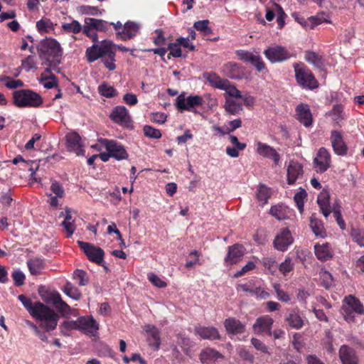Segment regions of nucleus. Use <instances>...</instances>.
Returning a JSON list of instances; mask_svg holds the SVG:
<instances>
[{"label":"nucleus","mask_w":364,"mask_h":364,"mask_svg":"<svg viewBox=\"0 0 364 364\" xmlns=\"http://www.w3.org/2000/svg\"><path fill=\"white\" fill-rule=\"evenodd\" d=\"M274 289L277 294V298L279 301L283 302H288L289 301H290L289 295L287 292L280 289L279 284H274Z\"/></svg>","instance_id":"60"},{"label":"nucleus","mask_w":364,"mask_h":364,"mask_svg":"<svg viewBox=\"0 0 364 364\" xmlns=\"http://www.w3.org/2000/svg\"><path fill=\"white\" fill-rule=\"evenodd\" d=\"M62 328L61 332L63 334L66 335L67 333L65 331H70V330H78L77 327V319L75 321H63L60 326Z\"/></svg>","instance_id":"59"},{"label":"nucleus","mask_w":364,"mask_h":364,"mask_svg":"<svg viewBox=\"0 0 364 364\" xmlns=\"http://www.w3.org/2000/svg\"><path fill=\"white\" fill-rule=\"evenodd\" d=\"M329 199L330 195L328 191L326 190H323L318 196L317 198V203L319 205L321 213L325 216V218H327L332 211L330 207Z\"/></svg>","instance_id":"29"},{"label":"nucleus","mask_w":364,"mask_h":364,"mask_svg":"<svg viewBox=\"0 0 364 364\" xmlns=\"http://www.w3.org/2000/svg\"><path fill=\"white\" fill-rule=\"evenodd\" d=\"M285 321L289 327L296 330L302 328L305 324V320L299 314L297 309H291L287 313Z\"/></svg>","instance_id":"21"},{"label":"nucleus","mask_w":364,"mask_h":364,"mask_svg":"<svg viewBox=\"0 0 364 364\" xmlns=\"http://www.w3.org/2000/svg\"><path fill=\"white\" fill-rule=\"evenodd\" d=\"M264 54L272 63L282 62L290 58L289 53L281 46L268 48L264 51Z\"/></svg>","instance_id":"11"},{"label":"nucleus","mask_w":364,"mask_h":364,"mask_svg":"<svg viewBox=\"0 0 364 364\" xmlns=\"http://www.w3.org/2000/svg\"><path fill=\"white\" fill-rule=\"evenodd\" d=\"M26 324L33 330L34 333L39 337V338L41 341H48L47 336L43 332L40 331L38 327L36 324H34L33 322H31V321L26 320Z\"/></svg>","instance_id":"63"},{"label":"nucleus","mask_w":364,"mask_h":364,"mask_svg":"<svg viewBox=\"0 0 364 364\" xmlns=\"http://www.w3.org/2000/svg\"><path fill=\"white\" fill-rule=\"evenodd\" d=\"M244 255L243 247L236 244L229 247L228 253L225 261L226 263L232 264L237 262Z\"/></svg>","instance_id":"27"},{"label":"nucleus","mask_w":364,"mask_h":364,"mask_svg":"<svg viewBox=\"0 0 364 364\" xmlns=\"http://www.w3.org/2000/svg\"><path fill=\"white\" fill-rule=\"evenodd\" d=\"M328 115L330 116L332 120L336 124H339V122L343 119L342 106L339 105H334L333 109L328 113Z\"/></svg>","instance_id":"46"},{"label":"nucleus","mask_w":364,"mask_h":364,"mask_svg":"<svg viewBox=\"0 0 364 364\" xmlns=\"http://www.w3.org/2000/svg\"><path fill=\"white\" fill-rule=\"evenodd\" d=\"M109 46H114V43L110 41H102L100 45L94 44L88 47L85 51V55L89 63H93L99 58H102L105 53H107Z\"/></svg>","instance_id":"7"},{"label":"nucleus","mask_w":364,"mask_h":364,"mask_svg":"<svg viewBox=\"0 0 364 364\" xmlns=\"http://www.w3.org/2000/svg\"><path fill=\"white\" fill-rule=\"evenodd\" d=\"M319 277L323 286L326 289H329L333 286V279L331 274L326 269H321Z\"/></svg>","instance_id":"43"},{"label":"nucleus","mask_w":364,"mask_h":364,"mask_svg":"<svg viewBox=\"0 0 364 364\" xmlns=\"http://www.w3.org/2000/svg\"><path fill=\"white\" fill-rule=\"evenodd\" d=\"M225 74L232 79L240 78V67L234 63H228L223 67Z\"/></svg>","instance_id":"39"},{"label":"nucleus","mask_w":364,"mask_h":364,"mask_svg":"<svg viewBox=\"0 0 364 364\" xmlns=\"http://www.w3.org/2000/svg\"><path fill=\"white\" fill-rule=\"evenodd\" d=\"M167 50H170V53L168 56V59L171 58L170 55H172L174 58H179L182 55L181 49L177 44L176 41L175 43H169Z\"/></svg>","instance_id":"56"},{"label":"nucleus","mask_w":364,"mask_h":364,"mask_svg":"<svg viewBox=\"0 0 364 364\" xmlns=\"http://www.w3.org/2000/svg\"><path fill=\"white\" fill-rule=\"evenodd\" d=\"M78 330L87 334L94 335L98 330L99 326L92 317L82 316L77 318Z\"/></svg>","instance_id":"19"},{"label":"nucleus","mask_w":364,"mask_h":364,"mask_svg":"<svg viewBox=\"0 0 364 364\" xmlns=\"http://www.w3.org/2000/svg\"><path fill=\"white\" fill-rule=\"evenodd\" d=\"M109 117L114 122L121 126L126 127H132L131 117L127 109L124 106L116 107L112 110Z\"/></svg>","instance_id":"12"},{"label":"nucleus","mask_w":364,"mask_h":364,"mask_svg":"<svg viewBox=\"0 0 364 364\" xmlns=\"http://www.w3.org/2000/svg\"><path fill=\"white\" fill-rule=\"evenodd\" d=\"M74 279L78 280V284L80 286H85L89 282L87 272L81 269H77L74 272Z\"/></svg>","instance_id":"53"},{"label":"nucleus","mask_w":364,"mask_h":364,"mask_svg":"<svg viewBox=\"0 0 364 364\" xmlns=\"http://www.w3.org/2000/svg\"><path fill=\"white\" fill-rule=\"evenodd\" d=\"M274 323L273 318L269 315L258 317L252 326V330L255 334H267L272 336V328Z\"/></svg>","instance_id":"10"},{"label":"nucleus","mask_w":364,"mask_h":364,"mask_svg":"<svg viewBox=\"0 0 364 364\" xmlns=\"http://www.w3.org/2000/svg\"><path fill=\"white\" fill-rule=\"evenodd\" d=\"M196 333L203 339L219 340L220 336L217 328L214 327L198 326L195 329Z\"/></svg>","instance_id":"30"},{"label":"nucleus","mask_w":364,"mask_h":364,"mask_svg":"<svg viewBox=\"0 0 364 364\" xmlns=\"http://www.w3.org/2000/svg\"><path fill=\"white\" fill-rule=\"evenodd\" d=\"M314 164L316 172H325L330 167L331 155L329 152L325 148H321L314 159Z\"/></svg>","instance_id":"14"},{"label":"nucleus","mask_w":364,"mask_h":364,"mask_svg":"<svg viewBox=\"0 0 364 364\" xmlns=\"http://www.w3.org/2000/svg\"><path fill=\"white\" fill-rule=\"evenodd\" d=\"M27 265L29 272L33 275L38 274L44 269L45 262L40 258H33L28 260Z\"/></svg>","instance_id":"35"},{"label":"nucleus","mask_w":364,"mask_h":364,"mask_svg":"<svg viewBox=\"0 0 364 364\" xmlns=\"http://www.w3.org/2000/svg\"><path fill=\"white\" fill-rule=\"evenodd\" d=\"M314 253L316 258L321 262L327 261L333 256V250L328 242L316 244L314 245Z\"/></svg>","instance_id":"23"},{"label":"nucleus","mask_w":364,"mask_h":364,"mask_svg":"<svg viewBox=\"0 0 364 364\" xmlns=\"http://www.w3.org/2000/svg\"><path fill=\"white\" fill-rule=\"evenodd\" d=\"M18 298L31 316L40 321L41 328L48 332L55 329L59 316L54 310L39 301L33 304L32 301L23 294L19 295Z\"/></svg>","instance_id":"1"},{"label":"nucleus","mask_w":364,"mask_h":364,"mask_svg":"<svg viewBox=\"0 0 364 364\" xmlns=\"http://www.w3.org/2000/svg\"><path fill=\"white\" fill-rule=\"evenodd\" d=\"M62 28L65 31L78 33L82 30V27L77 20H73L70 23H63Z\"/></svg>","instance_id":"48"},{"label":"nucleus","mask_w":364,"mask_h":364,"mask_svg":"<svg viewBox=\"0 0 364 364\" xmlns=\"http://www.w3.org/2000/svg\"><path fill=\"white\" fill-rule=\"evenodd\" d=\"M305 60L317 68L321 69L323 66V60L321 55L313 51H306Z\"/></svg>","instance_id":"38"},{"label":"nucleus","mask_w":364,"mask_h":364,"mask_svg":"<svg viewBox=\"0 0 364 364\" xmlns=\"http://www.w3.org/2000/svg\"><path fill=\"white\" fill-rule=\"evenodd\" d=\"M85 24L91 29H96L100 31H106L108 29L107 23L102 19L85 18Z\"/></svg>","instance_id":"36"},{"label":"nucleus","mask_w":364,"mask_h":364,"mask_svg":"<svg viewBox=\"0 0 364 364\" xmlns=\"http://www.w3.org/2000/svg\"><path fill=\"white\" fill-rule=\"evenodd\" d=\"M307 194L304 189H301L298 191L294 197V202L296 204L299 212L301 213L304 210V200L306 198Z\"/></svg>","instance_id":"49"},{"label":"nucleus","mask_w":364,"mask_h":364,"mask_svg":"<svg viewBox=\"0 0 364 364\" xmlns=\"http://www.w3.org/2000/svg\"><path fill=\"white\" fill-rule=\"evenodd\" d=\"M143 130L144 135L147 137L156 139L161 137V132L151 126L145 125Z\"/></svg>","instance_id":"52"},{"label":"nucleus","mask_w":364,"mask_h":364,"mask_svg":"<svg viewBox=\"0 0 364 364\" xmlns=\"http://www.w3.org/2000/svg\"><path fill=\"white\" fill-rule=\"evenodd\" d=\"M43 77V82L44 87L47 89H51L57 86V80L53 74H50L49 75H45Z\"/></svg>","instance_id":"58"},{"label":"nucleus","mask_w":364,"mask_h":364,"mask_svg":"<svg viewBox=\"0 0 364 364\" xmlns=\"http://www.w3.org/2000/svg\"><path fill=\"white\" fill-rule=\"evenodd\" d=\"M5 86L9 89H16L21 87L23 85V82L21 80H14L10 77H6L5 79Z\"/></svg>","instance_id":"62"},{"label":"nucleus","mask_w":364,"mask_h":364,"mask_svg":"<svg viewBox=\"0 0 364 364\" xmlns=\"http://www.w3.org/2000/svg\"><path fill=\"white\" fill-rule=\"evenodd\" d=\"M299 121L308 127L312 124L313 119L308 105L299 104L296 109Z\"/></svg>","instance_id":"25"},{"label":"nucleus","mask_w":364,"mask_h":364,"mask_svg":"<svg viewBox=\"0 0 364 364\" xmlns=\"http://www.w3.org/2000/svg\"><path fill=\"white\" fill-rule=\"evenodd\" d=\"M331 142L334 152L341 156L347 153V146L346 145L341 134L336 130L331 132Z\"/></svg>","instance_id":"22"},{"label":"nucleus","mask_w":364,"mask_h":364,"mask_svg":"<svg viewBox=\"0 0 364 364\" xmlns=\"http://www.w3.org/2000/svg\"><path fill=\"white\" fill-rule=\"evenodd\" d=\"M342 314L347 322H355L356 316L364 314V306L357 298L350 295L343 300Z\"/></svg>","instance_id":"3"},{"label":"nucleus","mask_w":364,"mask_h":364,"mask_svg":"<svg viewBox=\"0 0 364 364\" xmlns=\"http://www.w3.org/2000/svg\"><path fill=\"white\" fill-rule=\"evenodd\" d=\"M223 355L218 351L210 348H204L200 353V360L202 363H213L219 358H223Z\"/></svg>","instance_id":"32"},{"label":"nucleus","mask_w":364,"mask_h":364,"mask_svg":"<svg viewBox=\"0 0 364 364\" xmlns=\"http://www.w3.org/2000/svg\"><path fill=\"white\" fill-rule=\"evenodd\" d=\"M294 240L289 229L284 228L281 230L274 240V247L279 251H285L292 244Z\"/></svg>","instance_id":"16"},{"label":"nucleus","mask_w":364,"mask_h":364,"mask_svg":"<svg viewBox=\"0 0 364 364\" xmlns=\"http://www.w3.org/2000/svg\"><path fill=\"white\" fill-rule=\"evenodd\" d=\"M176 107L181 112L187 110L194 113H197L196 107L201 106L204 103L203 99L198 95H191L187 97L181 94L176 99Z\"/></svg>","instance_id":"6"},{"label":"nucleus","mask_w":364,"mask_h":364,"mask_svg":"<svg viewBox=\"0 0 364 364\" xmlns=\"http://www.w3.org/2000/svg\"><path fill=\"white\" fill-rule=\"evenodd\" d=\"M225 91V96L228 97L242 98V96L240 90H238L228 80V83H225L222 87Z\"/></svg>","instance_id":"42"},{"label":"nucleus","mask_w":364,"mask_h":364,"mask_svg":"<svg viewBox=\"0 0 364 364\" xmlns=\"http://www.w3.org/2000/svg\"><path fill=\"white\" fill-rule=\"evenodd\" d=\"M100 143L105 147L106 150L111 154L112 157L122 160L127 158L128 154L122 145L113 140L101 139Z\"/></svg>","instance_id":"9"},{"label":"nucleus","mask_w":364,"mask_h":364,"mask_svg":"<svg viewBox=\"0 0 364 364\" xmlns=\"http://www.w3.org/2000/svg\"><path fill=\"white\" fill-rule=\"evenodd\" d=\"M224 326L229 333L240 334L245 331V326L239 320L230 317L224 321Z\"/></svg>","instance_id":"28"},{"label":"nucleus","mask_w":364,"mask_h":364,"mask_svg":"<svg viewBox=\"0 0 364 364\" xmlns=\"http://www.w3.org/2000/svg\"><path fill=\"white\" fill-rule=\"evenodd\" d=\"M50 189L56 196L62 198L64 196V189L62 185L56 181H52Z\"/></svg>","instance_id":"64"},{"label":"nucleus","mask_w":364,"mask_h":364,"mask_svg":"<svg viewBox=\"0 0 364 364\" xmlns=\"http://www.w3.org/2000/svg\"><path fill=\"white\" fill-rule=\"evenodd\" d=\"M269 213L279 220L285 219L287 215L286 208L282 205L272 206Z\"/></svg>","instance_id":"47"},{"label":"nucleus","mask_w":364,"mask_h":364,"mask_svg":"<svg viewBox=\"0 0 364 364\" xmlns=\"http://www.w3.org/2000/svg\"><path fill=\"white\" fill-rule=\"evenodd\" d=\"M224 108L227 112L230 114H237L242 110V105L240 102H237L235 100L225 97V103Z\"/></svg>","instance_id":"34"},{"label":"nucleus","mask_w":364,"mask_h":364,"mask_svg":"<svg viewBox=\"0 0 364 364\" xmlns=\"http://www.w3.org/2000/svg\"><path fill=\"white\" fill-rule=\"evenodd\" d=\"M256 145V151L259 155L272 159L276 165L279 164L280 161V155L277 153L275 149L260 141L257 142Z\"/></svg>","instance_id":"20"},{"label":"nucleus","mask_w":364,"mask_h":364,"mask_svg":"<svg viewBox=\"0 0 364 364\" xmlns=\"http://www.w3.org/2000/svg\"><path fill=\"white\" fill-rule=\"evenodd\" d=\"M66 146L69 151L74 152L77 156L83 155L84 149L80 136L75 132L66 135Z\"/></svg>","instance_id":"15"},{"label":"nucleus","mask_w":364,"mask_h":364,"mask_svg":"<svg viewBox=\"0 0 364 364\" xmlns=\"http://www.w3.org/2000/svg\"><path fill=\"white\" fill-rule=\"evenodd\" d=\"M39 58L43 60L49 58H60L62 48L59 43L53 38H46L42 40L37 47Z\"/></svg>","instance_id":"4"},{"label":"nucleus","mask_w":364,"mask_h":364,"mask_svg":"<svg viewBox=\"0 0 364 364\" xmlns=\"http://www.w3.org/2000/svg\"><path fill=\"white\" fill-rule=\"evenodd\" d=\"M294 264L292 259L290 257H287L286 259L280 264L279 269L284 275H286L294 269Z\"/></svg>","instance_id":"54"},{"label":"nucleus","mask_w":364,"mask_h":364,"mask_svg":"<svg viewBox=\"0 0 364 364\" xmlns=\"http://www.w3.org/2000/svg\"><path fill=\"white\" fill-rule=\"evenodd\" d=\"M339 358L342 364H358V358L355 351L347 346H342L340 348Z\"/></svg>","instance_id":"24"},{"label":"nucleus","mask_w":364,"mask_h":364,"mask_svg":"<svg viewBox=\"0 0 364 364\" xmlns=\"http://www.w3.org/2000/svg\"><path fill=\"white\" fill-rule=\"evenodd\" d=\"M294 68L296 81L300 86L310 90L318 87L317 80L308 68L303 64L298 63L295 64Z\"/></svg>","instance_id":"5"},{"label":"nucleus","mask_w":364,"mask_h":364,"mask_svg":"<svg viewBox=\"0 0 364 364\" xmlns=\"http://www.w3.org/2000/svg\"><path fill=\"white\" fill-rule=\"evenodd\" d=\"M48 301L53 304L56 311L60 314L63 317H67L72 314V309L62 299L58 292L50 294Z\"/></svg>","instance_id":"17"},{"label":"nucleus","mask_w":364,"mask_h":364,"mask_svg":"<svg viewBox=\"0 0 364 364\" xmlns=\"http://www.w3.org/2000/svg\"><path fill=\"white\" fill-rule=\"evenodd\" d=\"M303 173L302 166L298 162L291 161L287 167V182L291 185Z\"/></svg>","instance_id":"26"},{"label":"nucleus","mask_w":364,"mask_h":364,"mask_svg":"<svg viewBox=\"0 0 364 364\" xmlns=\"http://www.w3.org/2000/svg\"><path fill=\"white\" fill-rule=\"evenodd\" d=\"M350 236L353 241L360 247H364V230L360 228H352Z\"/></svg>","instance_id":"45"},{"label":"nucleus","mask_w":364,"mask_h":364,"mask_svg":"<svg viewBox=\"0 0 364 364\" xmlns=\"http://www.w3.org/2000/svg\"><path fill=\"white\" fill-rule=\"evenodd\" d=\"M12 278L17 287H21L24 284L25 275L21 270H14L12 273Z\"/></svg>","instance_id":"61"},{"label":"nucleus","mask_w":364,"mask_h":364,"mask_svg":"<svg viewBox=\"0 0 364 364\" xmlns=\"http://www.w3.org/2000/svg\"><path fill=\"white\" fill-rule=\"evenodd\" d=\"M256 197L259 205L263 206L267 203L270 197L269 188L264 185H260L257 191Z\"/></svg>","instance_id":"41"},{"label":"nucleus","mask_w":364,"mask_h":364,"mask_svg":"<svg viewBox=\"0 0 364 364\" xmlns=\"http://www.w3.org/2000/svg\"><path fill=\"white\" fill-rule=\"evenodd\" d=\"M14 103L18 107H38L43 103L41 96L31 90H21L13 93Z\"/></svg>","instance_id":"2"},{"label":"nucleus","mask_w":364,"mask_h":364,"mask_svg":"<svg viewBox=\"0 0 364 364\" xmlns=\"http://www.w3.org/2000/svg\"><path fill=\"white\" fill-rule=\"evenodd\" d=\"M77 243L90 261L97 264H102L105 255L102 249L82 241H77Z\"/></svg>","instance_id":"8"},{"label":"nucleus","mask_w":364,"mask_h":364,"mask_svg":"<svg viewBox=\"0 0 364 364\" xmlns=\"http://www.w3.org/2000/svg\"><path fill=\"white\" fill-rule=\"evenodd\" d=\"M98 90L102 95L106 97H112L116 95L115 89L107 83H103L102 85H100Z\"/></svg>","instance_id":"51"},{"label":"nucleus","mask_w":364,"mask_h":364,"mask_svg":"<svg viewBox=\"0 0 364 364\" xmlns=\"http://www.w3.org/2000/svg\"><path fill=\"white\" fill-rule=\"evenodd\" d=\"M178 344L182 348L186 355H191V348L193 346V341L188 338L181 336L178 338Z\"/></svg>","instance_id":"50"},{"label":"nucleus","mask_w":364,"mask_h":364,"mask_svg":"<svg viewBox=\"0 0 364 364\" xmlns=\"http://www.w3.org/2000/svg\"><path fill=\"white\" fill-rule=\"evenodd\" d=\"M236 54L241 60L251 63L259 72L263 70L265 68L261 56L258 54H254L252 52L244 50H237Z\"/></svg>","instance_id":"13"},{"label":"nucleus","mask_w":364,"mask_h":364,"mask_svg":"<svg viewBox=\"0 0 364 364\" xmlns=\"http://www.w3.org/2000/svg\"><path fill=\"white\" fill-rule=\"evenodd\" d=\"M113 47L114 46H109L107 49V53H105V55L101 58L105 66L110 71H112L116 68V65L114 64L115 52L112 49Z\"/></svg>","instance_id":"37"},{"label":"nucleus","mask_w":364,"mask_h":364,"mask_svg":"<svg viewBox=\"0 0 364 364\" xmlns=\"http://www.w3.org/2000/svg\"><path fill=\"white\" fill-rule=\"evenodd\" d=\"M310 226L314 233L318 237H324L326 236V231L323 225L320 220L315 218L314 215L310 218Z\"/></svg>","instance_id":"40"},{"label":"nucleus","mask_w":364,"mask_h":364,"mask_svg":"<svg viewBox=\"0 0 364 364\" xmlns=\"http://www.w3.org/2000/svg\"><path fill=\"white\" fill-rule=\"evenodd\" d=\"M63 292L74 300H79L81 297V293L79 289L70 283L65 284L63 288Z\"/></svg>","instance_id":"44"},{"label":"nucleus","mask_w":364,"mask_h":364,"mask_svg":"<svg viewBox=\"0 0 364 364\" xmlns=\"http://www.w3.org/2000/svg\"><path fill=\"white\" fill-rule=\"evenodd\" d=\"M123 28V31L122 32H118L117 35L124 41H127L134 37L139 29L138 24L134 22L126 23Z\"/></svg>","instance_id":"31"},{"label":"nucleus","mask_w":364,"mask_h":364,"mask_svg":"<svg viewBox=\"0 0 364 364\" xmlns=\"http://www.w3.org/2000/svg\"><path fill=\"white\" fill-rule=\"evenodd\" d=\"M203 78L207 80L209 84L221 90L225 83H228V80L221 78L215 73H205Z\"/></svg>","instance_id":"33"},{"label":"nucleus","mask_w":364,"mask_h":364,"mask_svg":"<svg viewBox=\"0 0 364 364\" xmlns=\"http://www.w3.org/2000/svg\"><path fill=\"white\" fill-rule=\"evenodd\" d=\"M22 68L27 72L36 68V63L35 58L33 55H28L26 59L21 62Z\"/></svg>","instance_id":"55"},{"label":"nucleus","mask_w":364,"mask_h":364,"mask_svg":"<svg viewBox=\"0 0 364 364\" xmlns=\"http://www.w3.org/2000/svg\"><path fill=\"white\" fill-rule=\"evenodd\" d=\"M251 343L255 348L262 353L269 354L268 347L260 340L256 338L251 339Z\"/></svg>","instance_id":"57"},{"label":"nucleus","mask_w":364,"mask_h":364,"mask_svg":"<svg viewBox=\"0 0 364 364\" xmlns=\"http://www.w3.org/2000/svg\"><path fill=\"white\" fill-rule=\"evenodd\" d=\"M149 346L158 350L161 345L160 331L154 325L147 324L144 327Z\"/></svg>","instance_id":"18"}]
</instances>
